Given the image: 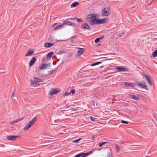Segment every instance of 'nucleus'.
I'll list each match as a JSON object with an SVG mask.
<instances>
[{"mask_svg":"<svg viewBox=\"0 0 157 157\" xmlns=\"http://www.w3.org/2000/svg\"><path fill=\"white\" fill-rule=\"evenodd\" d=\"M104 148L103 147H102V148H101V149H100V150H101V149H102V148Z\"/></svg>","mask_w":157,"mask_h":157,"instance_id":"obj_56","label":"nucleus"},{"mask_svg":"<svg viewBox=\"0 0 157 157\" xmlns=\"http://www.w3.org/2000/svg\"><path fill=\"white\" fill-rule=\"evenodd\" d=\"M96 15H97V16H96L98 18H99L100 17V14H96Z\"/></svg>","mask_w":157,"mask_h":157,"instance_id":"obj_49","label":"nucleus"},{"mask_svg":"<svg viewBox=\"0 0 157 157\" xmlns=\"http://www.w3.org/2000/svg\"><path fill=\"white\" fill-rule=\"evenodd\" d=\"M143 75L145 77V78L147 81L151 79L149 76L147 75L145 73H143Z\"/></svg>","mask_w":157,"mask_h":157,"instance_id":"obj_23","label":"nucleus"},{"mask_svg":"<svg viewBox=\"0 0 157 157\" xmlns=\"http://www.w3.org/2000/svg\"><path fill=\"white\" fill-rule=\"evenodd\" d=\"M107 148V149H109L110 151H111V149L109 148V147H106L105 148Z\"/></svg>","mask_w":157,"mask_h":157,"instance_id":"obj_51","label":"nucleus"},{"mask_svg":"<svg viewBox=\"0 0 157 157\" xmlns=\"http://www.w3.org/2000/svg\"><path fill=\"white\" fill-rule=\"evenodd\" d=\"M49 64H42L41 66L39 67V69L40 70L41 69H44L47 67V66Z\"/></svg>","mask_w":157,"mask_h":157,"instance_id":"obj_19","label":"nucleus"},{"mask_svg":"<svg viewBox=\"0 0 157 157\" xmlns=\"http://www.w3.org/2000/svg\"><path fill=\"white\" fill-rule=\"evenodd\" d=\"M90 16V17H87L86 19L90 25H94L96 24H98V18H97V15L94 13L88 15V16Z\"/></svg>","mask_w":157,"mask_h":157,"instance_id":"obj_1","label":"nucleus"},{"mask_svg":"<svg viewBox=\"0 0 157 157\" xmlns=\"http://www.w3.org/2000/svg\"><path fill=\"white\" fill-rule=\"evenodd\" d=\"M75 90L73 89V90H71L70 92V94L71 93L72 94H75Z\"/></svg>","mask_w":157,"mask_h":157,"instance_id":"obj_35","label":"nucleus"},{"mask_svg":"<svg viewBox=\"0 0 157 157\" xmlns=\"http://www.w3.org/2000/svg\"><path fill=\"white\" fill-rule=\"evenodd\" d=\"M43 80L36 77H34L33 80L30 79V82L31 84L33 86H39V82H42Z\"/></svg>","mask_w":157,"mask_h":157,"instance_id":"obj_2","label":"nucleus"},{"mask_svg":"<svg viewBox=\"0 0 157 157\" xmlns=\"http://www.w3.org/2000/svg\"><path fill=\"white\" fill-rule=\"evenodd\" d=\"M76 19H77V21L78 22H82V21L81 19H77L76 18Z\"/></svg>","mask_w":157,"mask_h":157,"instance_id":"obj_44","label":"nucleus"},{"mask_svg":"<svg viewBox=\"0 0 157 157\" xmlns=\"http://www.w3.org/2000/svg\"><path fill=\"white\" fill-rule=\"evenodd\" d=\"M66 53V51L64 49L60 50L57 52V54L61 55Z\"/></svg>","mask_w":157,"mask_h":157,"instance_id":"obj_25","label":"nucleus"},{"mask_svg":"<svg viewBox=\"0 0 157 157\" xmlns=\"http://www.w3.org/2000/svg\"><path fill=\"white\" fill-rule=\"evenodd\" d=\"M53 64L54 65H55V63H54V62H53Z\"/></svg>","mask_w":157,"mask_h":157,"instance_id":"obj_55","label":"nucleus"},{"mask_svg":"<svg viewBox=\"0 0 157 157\" xmlns=\"http://www.w3.org/2000/svg\"><path fill=\"white\" fill-rule=\"evenodd\" d=\"M125 33L124 32L122 33H120L118 34V36H119V37H121Z\"/></svg>","mask_w":157,"mask_h":157,"instance_id":"obj_40","label":"nucleus"},{"mask_svg":"<svg viewBox=\"0 0 157 157\" xmlns=\"http://www.w3.org/2000/svg\"><path fill=\"white\" fill-rule=\"evenodd\" d=\"M71 111H76L77 110V109H74V108H70V109Z\"/></svg>","mask_w":157,"mask_h":157,"instance_id":"obj_45","label":"nucleus"},{"mask_svg":"<svg viewBox=\"0 0 157 157\" xmlns=\"http://www.w3.org/2000/svg\"><path fill=\"white\" fill-rule=\"evenodd\" d=\"M83 157H85L89 155L88 152L86 153H82Z\"/></svg>","mask_w":157,"mask_h":157,"instance_id":"obj_34","label":"nucleus"},{"mask_svg":"<svg viewBox=\"0 0 157 157\" xmlns=\"http://www.w3.org/2000/svg\"><path fill=\"white\" fill-rule=\"evenodd\" d=\"M108 142H100L99 143L98 146L100 147H101L104 145L106 144H108Z\"/></svg>","mask_w":157,"mask_h":157,"instance_id":"obj_24","label":"nucleus"},{"mask_svg":"<svg viewBox=\"0 0 157 157\" xmlns=\"http://www.w3.org/2000/svg\"><path fill=\"white\" fill-rule=\"evenodd\" d=\"M69 24H67V25H68L71 26H73V27H75L76 25V24L75 23H69Z\"/></svg>","mask_w":157,"mask_h":157,"instance_id":"obj_32","label":"nucleus"},{"mask_svg":"<svg viewBox=\"0 0 157 157\" xmlns=\"http://www.w3.org/2000/svg\"><path fill=\"white\" fill-rule=\"evenodd\" d=\"M136 85L141 89H144L148 90L147 84L145 82L143 81L139 82L136 83Z\"/></svg>","mask_w":157,"mask_h":157,"instance_id":"obj_3","label":"nucleus"},{"mask_svg":"<svg viewBox=\"0 0 157 157\" xmlns=\"http://www.w3.org/2000/svg\"><path fill=\"white\" fill-rule=\"evenodd\" d=\"M109 7H106L102 10L101 12L102 16H106L110 15V13L109 12Z\"/></svg>","mask_w":157,"mask_h":157,"instance_id":"obj_4","label":"nucleus"},{"mask_svg":"<svg viewBox=\"0 0 157 157\" xmlns=\"http://www.w3.org/2000/svg\"><path fill=\"white\" fill-rule=\"evenodd\" d=\"M23 118H21V119H17L15 121V123H17V122H18L19 121H21V120H23Z\"/></svg>","mask_w":157,"mask_h":157,"instance_id":"obj_39","label":"nucleus"},{"mask_svg":"<svg viewBox=\"0 0 157 157\" xmlns=\"http://www.w3.org/2000/svg\"><path fill=\"white\" fill-rule=\"evenodd\" d=\"M15 90L14 89V91H13L12 94V96H11V99H12V101H15V100L14 99H12V98H13V97H15Z\"/></svg>","mask_w":157,"mask_h":157,"instance_id":"obj_30","label":"nucleus"},{"mask_svg":"<svg viewBox=\"0 0 157 157\" xmlns=\"http://www.w3.org/2000/svg\"><path fill=\"white\" fill-rule=\"evenodd\" d=\"M37 118L36 117H35L33 118L32 119H31L30 121L29 122L30 123V124L33 125L37 121Z\"/></svg>","mask_w":157,"mask_h":157,"instance_id":"obj_17","label":"nucleus"},{"mask_svg":"<svg viewBox=\"0 0 157 157\" xmlns=\"http://www.w3.org/2000/svg\"><path fill=\"white\" fill-rule=\"evenodd\" d=\"M121 122L122 123L125 124H128L129 122L127 121H125L124 120H121Z\"/></svg>","mask_w":157,"mask_h":157,"instance_id":"obj_37","label":"nucleus"},{"mask_svg":"<svg viewBox=\"0 0 157 157\" xmlns=\"http://www.w3.org/2000/svg\"><path fill=\"white\" fill-rule=\"evenodd\" d=\"M46 141L50 143V142H51V141L50 140H47Z\"/></svg>","mask_w":157,"mask_h":157,"instance_id":"obj_53","label":"nucleus"},{"mask_svg":"<svg viewBox=\"0 0 157 157\" xmlns=\"http://www.w3.org/2000/svg\"><path fill=\"white\" fill-rule=\"evenodd\" d=\"M79 50L78 51L77 56H80L82 53L84 52V49L83 48H78Z\"/></svg>","mask_w":157,"mask_h":157,"instance_id":"obj_14","label":"nucleus"},{"mask_svg":"<svg viewBox=\"0 0 157 157\" xmlns=\"http://www.w3.org/2000/svg\"><path fill=\"white\" fill-rule=\"evenodd\" d=\"M54 53L53 52H51L48 53L47 56V59L48 60L50 59L52 56L53 54Z\"/></svg>","mask_w":157,"mask_h":157,"instance_id":"obj_22","label":"nucleus"},{"mask_svg":"<svg viewBox=\"0 0 157 157\" xmlns=\"http://www.w3.org/2000/svg\"><path fill=\"white\" fill-rule=\"evenodd\" d=\"M88 153L89 155L90 154H91L93 153V151L92 150L90 151H89V152H88Z\"/></svg>","mask_w":157,"mask_h":157,"instance_id":"obj_47","label":"nucleus"},{"mask_svg":"<svg viewBox=\"0 0 157 157\" xmlns=\"http://www.w3.org/2000/svg\"><path fill=\"white\" fill-rule=\"evenodd\" d=\"M147 81L148 82V84L150 86H152V83L151 79L150 80H148Z\"/></svg>","mask_w":157,"mask_h":157,"instance_id":"obj_36","label":"nucleus"},{"mask_svg":"<svg viewBox=\"0 0 157 157\" xmlns=\"http://www.w3.org/2000/svg\"><path fill=\"white\" fill-rule=\"evenodd\" d=\"M57 24V23H54V24L52 26V27L53 28H54V26L56 25V24Z\"/></svg>","mask_w":157,"mask_h":157,"instance_id":"obj_50","label":"nucleus"},{"mask_svg":"<svg viewBox=\"0 0 157 157\" xmlns=\"http://www.w3.org/2000/svg\"><path fill=\"white\" fill-rule=\"evenodd\" d=\"M33 125L30 124V123L29 122L24 127V130H27L30 128Z\"/></svg>","mask_w":157,"mask_h":157,"instance_id":"obj_12","label":"nucleus"},{"mask_svg":"<svg viewBox=\"0 0 157 157\" xmlns=\"http://www.w3.org/2000/svg\"><path fill=\"white\" fill-rule=\"evenodd\" d=\"M90 119L91 120L93 121H96L98 120V119L93 117L92 116H90Z\"/></svg>","mask_w":157,"mask_h":157,"instance_id":"obj_27","label":"nucleus"},{"mask_svg":"<svg viewBox=\"0 0 157 157\" xmlns=\"http://www.w3.org/2000/svg\"><path fill=\"white\" fill-rule=\"evenodd\" d=\"M129 97L131 98L136 100H138L139 99V98L137 96L134 95H130Z\"/></svg>","mask_w":157,"mask_h":157,"instance_id":"obj_21","label":"nucleus"},{"mask_svg":"<svg viewBox=\"0 0 157 157\" xmlns=\"http://www.w3.org/2000/svg\"><path fill=\"white\" fill-rule=\"evenodd\" d=\"M115 70H117L118 71H127L128 70V68H125V67H116L115 69Z\"/></svg>","mask_w":157,"mask_h":157,"instance_id":"obj_6","label":"nucleus"},{"mask_svg":"<svg viewBox=\"0 0 157 157\" xmlns=\"http://www.w3.org/2000/svg\"><path fill=\"white\" fill-rule=\"evenodd\" d=\"M70 40L71 41V43H74V42L73 40H71V39H70Z\"/></svg>","mask_w":157,"mask_h":157,"instance_id":"obj_52","label":"nucleus"},{"mask_svg":"<svg viewBox=\"0 0 157 157\" xmlns=\"http://www.w3.org/2000/svg\"><path fill=\"white\" fill-rule=\"evenodd\" d=\"M124 84L126 87H135L136 85L132 83H128V82H124Z\"/></svg>","mask_w":157,"mask_h":157,"instance_id":"obj_13","label":"nucleus"},{"mask_svg":"<svg viewBox=\"0 0 157 157\" xmlns=\"http://www.w3.org/2000/svg\"><path fill=\"white\" fill-rule=\"evenodd\" d=\"M81 28L82 29H86V30H89L90 29V28L89 25L86 23H85L82 25L81 26Z\"/></svg>","mask_w":157,"mask_h":157,"instance_id":"obj_10","label":"nucleus"},{"mask_svg":"<svg viewBox=\"0 0 157 157\" xmlns=\"http://www.w3.org/2000/svg\"><path fill=\"white\" fill-rule=\"evenodd\" d=\"M76 18H70L69 19H67V20H65V21L63 22L64 24L67 25V24L70 23L71 22L69 21V20H73L74 19H76Z\"/></svg>","mask_w":157,"mask_h":157,"instance_id":"obj_16","label":"nucleus"},{"mask_svg":"<svg viewBox=\"0 0 157 157\" xmlns=\"http://www.w3.org/2000/svg\"><path fill=\"white\" fill-rule=\"evenodd\" d=\"M77 37V36L75 35V36H72L70 38L68 39V40H69L70 39H71V38H76Z\"/></svg>","mask_w":157,"mask_h":157,"instance_id":"obj_46","label":"nucleus"},{"mask_svg":"<svg viewBox=\"0 0 157 157\" xmlns=\"http://www.w3.org/2000/svg\"><path fill=\"white\" fill-rule=\"evenodd\" d=\"M100 40V39L99 38H98L96 39L95 40V42L96 43H97L99 42Z\"/></svg>","mask_w":157,"mask_h":157,"instance_id":"obj_41","label":"nucleus"},{"mask_svg":"<svg viewBox=\"0 0 157 157\" xmlns=\"http://www.w3.org/2000/svg\"><path fill=\"white\" fill-rule=\"evenodd\" d=\"M20 138V136L13 135L7 136L6 137L7 140L11 141H15L17 138Z\"/></svg>","mask_w":157,"mask_h":157,"instance_id":"obj_5","label":"nucleus"},{"mask_svg":"<svg viewBox=\"0 0 157 157\" xmlns=\"http://www.w3.org/2000/svg\"><path fill=\"white\" fill-rule=\"evenodd\" d=\"M102 63V62H98L96 63H94L91 64V66L92 67L96 66L97 65H98L100 64L101 63Z\"/></svg>","mask_w":157,"mask_h":157,"instance_id":"obj_26","label":"nucleus"},{"mask_svg":"<svg viewBox=\"0 0 157 157\" xmlns=\"http://www.w3.org/2000/svg\"><path fill=\"white\" fill-rule=\"evenodd\" d=\"M104 38V36H101L100 37L98 38L100 39V40H101Z\"/></svg>","mask_w":157,"mask_h":157,"instance_id":"obj_48","label":"nucleus"},{"mask_svg":"<svg viewBox=\"0 0 157 157\" xmlns=\"http://www.w3.org/2000/svg\"><path fill=\"white\" fill-rule=\"evenodd\" d=\"M34 52V50L31 48L29 49L27 52V53L25 55V57L32 56Z\"/></svg>","mask_w":157,"mask_h":157,"instance_id":"obj_8","label":"nucleus"},{"mask_svg":"<svg viewBox=\"0 0 157 157\" xmlns=\"http://www.w3.org/2000/svg\"><path fill=\"white\" fill-rule=\"evenodd\" d=\"M152 56L154 57H156L157 56V50L155 51L152 54Z\"/></svg>","mask_w":157,"mask_h":157,"instance_id":"obj_28","label":"nucleus"},{"mask_svg":"<svg viewBox=\"0 0 157 157\" xmlns=\"http://www.w3.org/2000/svg\"><path fill=\"white\" fill-rule=\"evenodd\" d=\"M54 72V70H51L50 71H48V75H50L52 73H53V72Z\"/></svg>","mask_w":157,"mask_h":157,"instance_id":"obj_42","label":"nucleus"},{"mask_svg":"<svg viewBox=\"0 0 157 157\" xmlns=\"http://www.w3.org/2000/svg\"><path fill=\"white\" fill-rule=\"evenodd\" d=\"M115 145V147L116 148V150H117V152H119L120 150V149H121L120 147L117 145Z\"/></svg>","mask_w":157,"mask_h":157,"instance_id":"obj_29","label":"nucleus"},{"mask_svg":"<svg viewBox=\"0 0 157 157\" xmlns=\"http://www.w3.org/2000/svg\"><path fill=\"white\" fill-rule=\"evenodd\" d=\"M70 94V93H68V92H66L64 93L63 95L64 96H67L68 95Z\"/></svg>","mask_w":157,"mask_h":157,"instance_id":"obj_38","label":"nucleus"},{"mask_svg":"<svg viewBox=\"0 0 157 157\" xmlns=\"http://www.w3.org/2000/svg\"><path fill=\"white\" fill-rule=\"evenodd\" d=\"M109 19L108 18H105L101 19H98V24H103L106 23L108 21Z\"/></svg>","mask_w":157,"mask_h":157,"instance_id":"obj_9","label":"nucleus"},{"mask_svg":"<svg viewBox=\"0 0 157 157\" xmlns=\"http://www.w3.org/2000/svg\"><path fill=\"white\" fill-rule=\"evenodd\" d=\"M82 139V138H79L78 139H77L73 141V142L77 143H78L80 140Z\"/></svg>","mask_w":157,"mask_h":157,"instance_id":"obj_33","label":"nucleus"},{"mask_svg":"<svg viewBox=\"0 0 157 157\" xmlns=\"http://www.w3.org/2000/svg\"><path fill=\"white\" fill-rule=\"evenodd\" d=\"M54 45V44L47 42L45 43L44 44V46L45 48H49L50 47Z\"/></svg>","mask_w":157,"mask_h":157,"instance_id":"obj_15","label":"nucleus"},{"mask_svg":"<svg viewBox=\"0 0 157 157\" xmlns=\"http://www.w3.org/2000/svg\"><path fill=\"white\" fill-rule=\"evenodd\" d=\"M60 90L57 89H55L54 88H52L51 91L49 93V95H52L53 94H56L58 93L59 92Z\"/></svg>","mask_w":157,"mask_h":157,"instance_id":"obj_7","label":"nucleus"},{"mask_svg":"<svg viewBox=\"0 0 157 157\" xmlns=\"http://www.w3.org/2000/svg\"><path fill=\"white\" fill-rule=\"evenodd\" d=\"M112 156V155L110 152H108L107 153V156L106 157H111V156Z\"/></svg>","mask_w":157,"mask_h":157,"instance_id":"obj_43","label":"nucleus"},{"mask_svg":"<svg viewBox=\"0 0 157 157\" xmlns=\"http://www.w3.org/2000/svg\"><path fill=\"white\" fill-rule=\"evenodd\" d=\"M79 5V3L78 2L75 1L70 6L71 8H72L73 7H75L77 5Z\"/></svg>","mask_w":157,"mask_h":157,"instance_id":"obj_20","label":"nucleus"},{"mask_svg":"<svg viewBox=\"0 0 157 157\" xmlns=\"http://www.w3.org/2000/svg\"><path fill=\"white\" fill-rule=\"evenodd\" d=\"M83 157L82 153H81L75 155L74 157Z\"/></svg>","mask_w":157,"mask_h":157,"instance_id":"obj_31","label":"nucleus"},{"mask_svg":"<svg viewBox=\"0 0 157 157\" xmlns=\"http://www.w3.org/2000/svg\"><path fill=\"white\" fill-rule=\"evenodd\" d=\"M13 123H16L15 122V121H13L11 123V124Z\"/></svg>","mask_w":157,"mask_h":157,"instance_id":"obj_54","label":"nucleus"},{"mask_svg":"<svg viewBox=\"0 0 157 157\" xmlns=\"http://www.w3.org/2000/svg\"><path fill=\"white\" fill-rule=\"evenodd\" d=\"M65 25L66 24H64L63 23V24L60 25H58V26H56L55 28H54L53 30H56L60 29L63 27V26L64 25Z\"/></svg>","mask_w":157,"mask_h":157,"instance_id":"obj_18","label":"nucleus"},{"mask_svg":"<svg viewBox=\"0 0 157 157\" xmlns=\"http://www.w3.org/2000/svg\"><path fill=\"white\" fill-rule=\"evenodd\" d=\"M36 61V59L35 57H33L29 62V67H31L35 63Z\"/></svg>","mask_w":157,"mask_h":157,"instance_id":"obj_11","label":"nucleus"}]
</instances>
